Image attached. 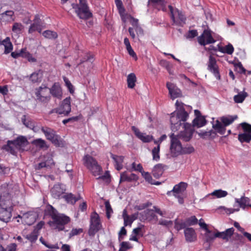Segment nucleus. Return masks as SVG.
Returning a JSON list of instances; mask_svg holds the SVG:
<instances>
[{"label":"nucleus","mask_w":251,"mask_h":251,"mask_svg":"<svg viewBox=\"0 0 251 251\" xmlns=\"http://www.w3.org/2000/svg\"><path fill=\"white\" fill-rule=\"evenodd\" d=\"M199 43L202 46L214 43L216 40L212 37L211 32L208 29H205L202 34L198 37Z\"/></svg>","instance_id":"11"},{"label":"nucleus","mask_w":251,"mask_h":251,"mask_svg":"<svg viewBox=\"0 0 251 251\" xmlns=\"http://www.w3.org/2000/svg\"><path fill=\"white\" fill-rule=\"evenodd\" d=\"M228 193L226 191L221 189L216 190L211 193V195L215 196L217 198L225 197L227 195Z\"/></svg>","instance_id":"44"},{"label":"nucleus","mask_w":251,"mask_h":251,"mask_svg":"<svg viewBox=\"0 0 251 251\" xmlns=\"http://www.w3.org/2000/svg\"><path fill=\"white\" fill-rule=\"evenodd\" d=\"M16 218L23 219L25 222L28 225H30L31 223L33 222L35 220L34 214L31 212L24 213L22 216L18 215V217Z\"/></svg>","instance_id":"27"},{"label":"nucleus","mask_w":251,"mask_h":251,"mask_svg":"<svg viewBox=\"0 0 251 251\" xmlns=\"http://www.w3.org/2000/svg\"><path fill=\"white\" fill-rule=\"evenodd\" d=\"M169 136L170 138V155L172 157H176L182 154V146L177 136L175 133H171Z\"/></svg>","instance_id":"7"},{"label":"nucleus","mask_w":251,"mask_h":251,"mask_svg":"<svg viewBox=\"0 0 251 251\" xmlns=\"http://www.w3.org/2000/svg\"><path fill=\"white\" fill-rule=\"evenodd\" d=\"M42 35L46 38L54 39L57 37V34L56 32L47 30L42 33Z\"/></svg>","instance_id":"41"},{"label":"nucleus","mask_w":251,"mask_h":251,"mask_svg":"<svg viewBox=\"0 0 251 251\" xmlns=\"http://www.w3.org/2000/svg\"><path fill=\"white\" fill-rule=\"evenodd\" d=\"M83 229L82 228H73L70 233V237L78 235L82 233Z\"/></svg>","instance_id":"62"},{"label":"nucleus","mask_w":251,"mask_h":251,"mask_svg":"<svg viewBox=\"0 0 251 251\" xmlns=\"http://www.w3.org/2000/svg\"><path fill=\"white\" fill-rule=\"evenodd\" d=\"M184 130L176 135L178 139H181L184 141H189L192 137L194 132L193 127L188 123H183Z\"/></svg>","instance_id":"10"},{"label":"nucleus","mask_w":251,"mask_h":251,"mask_svg":"<svg viewBox=\"0 0 251 251\" xmlns=\"http://www.w3.org/2000/svg\"><path fill=\"white\" fill-rule=\"evenodd\" d=\"M137 179V176L134 174H130L128 175L126 172L122 173L120 175V182L128 181L130 182Z\"/></svg>","instance_id":"29"},{"label":"nucleus","mask_w":251,"mask_h":251,"mask_svg":"<svg viewBox=\"0 0 251 251\" xmlns=\"http://www.w3.org/2000/svg\"><path fill=\"white\" fill-rule=\"evenodd\" d=\"M49 88L45 85H42L35 89V94L37 100L42 102H48L50 100L49 95Z\"/></svg>","instance_id":"9"},{"label":"nucleus","mask_w":251,"mask_h":251,"mask_svg":"<svg viewBox=\"0 0 251 251\" xmlns=\"http://www.w3.org/2000/svg\"><path fill=\"white\" fill-rule=\"evenodd\" d=\"M132 169L134 171H137L141 172L143 171V168L141 164H136L135 162L132 164Z\"/></svg>","instance_id":"61"},{"label":"nucleus","mask_w":251,"mask_h":251,"mask_svg":"<svg viewBox=\"0 0 251 251\" xmlns=\"http://www.w3.org/2000/svg\"><path fill=\"white\" fill-rule=\"evenodd\" d=\"M22 57L26 59L28 61L31 63L35 62L37 61V59L33 56L32 54L27 51L25 49H24Z\"/></svg>","instance_id":"40"},{"label":"nucleus","mask_w":251,"mask_h":251,"mask_svg":"<svg viewBox=\"0 0 251 251\" xmlns=\"http://www.w3.org/2000/svg\"><path fill=\"white\" fill-rule=\"evenodd\" d=\"M111 157L114 161L116 169L118 171L121 170L123 167L124 156H118L111 153Z\"/></svg>","instance_id":"25"},{"label":"nucleus","mask_w":251,"mask_h":251,"mask_svg":"<svg viewBox=\"0 0 251 251\" xmlns=\"http://www.w3.org/2000/svg\"><path fill=\"white\" fill-rule=\"evenodd\" d=\"M64 80L66 86L68 87L70 92L73 94L74 92V87L70 81L65 77H64Z\"/></svg>","instance_id":"59"},{"label":"nucleus","mask_w":251,"mask_h":251,"mask_svg":"<svg viewBox=\"0 0 251 251\" xmlns=\"http://www.w3.org/2000/svg\"><path fill=\"white\" fill-rule=\"evenodd\" d=\"M40 159L41 162L38 164L37 169L50 167L54 164L52 155L50 153H47L46 155L41 156Z\"/></svg>","instance_id":"16"},{"label":"nucleus","mask_w":251,"mask_h":251,"mask_svg":"<svg viewBox=\"0 0 251 251\" xmlns=\"http://www.w3.org/2000/svg\"><path fill=\"white\" fill-rule=\"evenodd\" d=\"M17 245L15 243L11 244L7 246L4 251H16Z\"/></svg>","instance_id":"64"},{"label":"nucleus","mask_w":251,"mask_h":251,"mask_svg":"<svg viewBox=\"0 0 251 251\" xmlns=\"http://www.w3.org/2000/svg\"><path fill=\"white\" fill-rule=\"evenodd\" d=\"M234 232V229L233 227H231L226 229L225 231L223 232H217L216 236L218 238H221L226 241H228L229 238L232 236Z\"/></svg>","instance_id":"23"},{"label":"nucleus","mask_w":251,"mask_h":251,"mask_svg":"<svg viewBox=\"0 0 251 251\" xmlns=\"http://www.w3.org/2000/svg\"><path fill=\"white\" fill-rule=\"evenodd\" d=\"M176 20L178 22V23H174V24H175L177 25H181L182 24H183L185 23L186 18H185V16L181 12L180 14H179L178 18Z\"/></svg>","instance_id":"63"},{"label":"nucleus","mask_w":251,"mask_h":251,"mask_svg":"<svg viewBox=\"0 0 251 251\" xmlns=\"http://www.w3.org/2000/svg\"><path fill=\"white\" fill-rule=\"evenodd\" d=\"M0 45L4 47V53L7 54L13 50V45L10 41L9 37H6L5 39L0 42Z\"/></svg>","instance_id":"30"},{"label":"nucleus","mask_w":251,"mask_h":251,"mask_svg":"<svg viewBox=\"0 0 251 251\" xmlns=\"http://www.w3.org/2000/svg\"><path fill=\"white\" fill-rule=\"evenodd\" d=\"M27 143L26 138L24 136H20L13 141H8L7 144L4 147V149L11 154H15L16 150L25 147Z\"/></svg>","instance_id":"5"},{"label":"nucleus","mask_w":251,"mask_h":251,"mask_svg":"<svg viewBox=\"0 0 251 251\" xmlns=\"http://www.w3.org/2000/svg\"><path fill=\"white\" fill-rule=\"evenodd\" d=\"M207 68L208 70L212 72L217 79L220 78L216 59L212 55H210L209 57Z\"/></svg>","instance_id":"17"},{"label":"nucleus","mask_w":251,"mask_h":251,"mask_svg":"<svg viewBox=\"0 0 251 251\" xmlns=\"http://www.w3.org/2000/svg\"><path fill=\"white\" fill-rule=\"evenodd\" d=\"M18 186L12 183L2 184L0 187V220L4 222H8L12 217L11 206H2L9 205L10 204V200L13 195L18 191Z\"/></svg>","instance_id":"1"},{"label":"nucleus","mask_w":251,"mask_h":251,"mask_svg":"<svg viewBox=\"0 0 251 251\" xmlns=\"http://www.w3.org/2000/svg\"><path fill=\"white\" fill-rule=\"evenodd\" d=\"M167 167L162 164H158L155 165L152 170V175L154 177L159 178L162 176L165 168Z\"/></svg>","instance_id":"24"},{"label":"nucleus","mask_w":251,"mask_h":251,"mask_svg":"<svg viewBox=\"0 0 251 251\" xmlns=\"http://www.w3.org/2000/svg\"><path fill=\"white\" fill-rule=\"evenodd\" d=\"M166 86L172 99H175L181 96L180 90L174 84L168 82L166 84Z\"/></svg>","instance_id":"19"},{"label":"nucleus","mask_w":251,"mask_h":251,"mask_svg":"<svg viewBox=\"0 0 251 251\" xmlns=\"http://www.w3.org/2000/svg\"><path fill=\"white\" fill-rule=\"evenodd\" d=\"M176 109L171 113L170 117L171 129L174 132L179 129L180 126L182 124L181 122H185L188 117V114L185 110L183 104L181 102L176 100Z\"/></svg>","instance_id":"3"},{"label":"nucleus","mask_w":251,"mask_h":251,"mask_svg":"<svg viewBox=\"0 0 251 251\" xmlns=\"http://www.w3.org/2000/svg\"><path fill=\"white\" fill-rule=\"evenodd\" d=\"M187 186V183L181 182L179 184L176 185L171 191L168 192L167 195H170L172 192H173L174 196L178 199L179 202L182 203V199L181 198V195L185 190Z\"/></svg>","instance_id":"12"},{"label":"nucleus","mask_w":251,"mask_h":251,"mask_svg":"<svg viewBox=\"0 0 251 251\" xmlns=\"http://www.w3.org/2000/svg\"><path fill=\"white\" fill-rule=\"evenodd\" d=\"M187 226L185 222H178L177 220L175 221V228L178 231L185 228Z\"/></svg>","instance_id":"57"},{"label":"nucleus","mask_w":251,"mask_h":251,"mask_svg":"<svg viewBox=\"0 0 251 251\" xmlns=\"http://www.w3.org/2000/svg\"><path fill=\"white\" fill-rule=\"evenodd\" d=\"M238 118L237 115L223 116L220 121L217 120L212 125L213 128L221 135H224L226 132V127L231 125Z\"/></svg>","instance_id":"4"},{"label":"nucleus","mask_w":251,"mask_h":251,"mask_svg":"<svg viewBox=\"0 0 251 251\" xmlns=\"http://www.w3.org/2000/svg\"><path fill=\"white\" fill-rule=\"evenodd\" d=\"M142 175L147 181L150 183H153L152 177L148 172L143 171Z\"/></svg>","instance_id":"60"},{"label":"nucleus","mask_w":251,"mask_h":251,"mask_svg":"<svg viewBox=\"0 0 251 251\" xmlns=\"http://www.w3.org/2000/svg\"><path fill=\"white\" fill-rule=\"evenodd\" d=\"M99 177L97 178V179H101L106 183L110 182V175L108 171L105 172L103 175H101V174L98 176Z\"/></svg>","instance_id":"54"},{"label":"nucleus","mask_w":251,"mask_h":251,"mask_svg":"<svg viewBox=\"0 0 251 251\" xmlns=\"http://www.w3.org/2000/svg\"><path fill=\"white\" fill-rule=\"evenodd\" d=\"M84 165L95 176H99L102 172V168L97 161L92 156L86 155L83 158Z\"/></svg>","instance_id":"6"},{"label":"nucleus","mask_w":251,"mask_h":251,"mask_svg":"<svg viewBox=\"0 0 251 251\" xmlns=\"http://www.w3.org/2000/svg\"><path fill=\"white\" fill-rule=\"evenodd\" d=\"M248 96V94L247 92L242 91L238 93L237 95H235L233 97V100L236 103H242Z\"/></svg>","instance_id":"36"},{"label":"nucleus","mask_w":251,"mask_h":251,"mask_svg":"<svg viewBox=\"0 0 251 251\" xmlns=\"http://www.w3.org/2000/svg\"><path fill=\"white\" fill-rule=\"evenodd\" d=\"M32 143L37 147L41 149L45 147L47 148L45 141L41 138L34 140L33 141Z\"/></svg>","instance_id":"49"},{"label":"nucleus","mask_w":251,"mask_h":251,"mask_svg":"<svg viewBox=\"0 0 251 251\" xmlns=\"http://www.w3.org/2000/svg\"><path fill=\"white\" fill-rule=\"evenodd\" d=\"M205 233V240L207 242L213 241L215 238L218 237L216 233H213L208 229H206Z\"/></svg>","instance_id":"48"},{"label":"nucleus","mask_w":251,"mask_h":251,"mask_svg":"<svg viewBox=\"0 0 251 251\" xmlns=\"http://www.w3.org/2000/svg\"><path fill=\"white\" fill-rule=\"evenodd\" d=\"M79 3H75L72 2L73 8L75 10L77 15L80 19H86L90 18L92 14L89 11L88 6L85 0H78Z\"/></svg>","instance_id":"8"},{"label":"nucleus","mask_w":251,"mask_h":251,"mask_svg":"<svg viewBox=\"0 0 251 251\" xmlns=\"http://www.w3.org/2000/svg\"><path fill=\"white\" fill-rule=\"evenodd\" d=\"M41 130L44 133L47 139L55 145H59L58 136L56 134L54 130L47 127H42Z\"/></svg>","instance_id":"13"},{"label":"nucleus","mask_w":251,"mask_h":251,"mask_svg":"<svg viewBox=\"0 0 251 251\" xmlns=\"http://www.w3.org/2000/svg\"><path fill=\"white\" fill-rule=\"evenodd\" d=\"M22 121L23 124L27 127L32 129L35 132L38 130L37 127L35 126V123L33 121H26L25 115L23 116L22 118Z\"/></svg>","instance_id":"34"},{"label":"nucleus","mask_w":251,"mask_h":251,"mask_svg":"<svg viewBox=\"0 0 251 251\" xmlns=\"http://www.w3.org/2000/svg\"><path fill=\"white\" fill-rule=\"evenodd\" d=\"M13 14L14 12L13 11H6L1 14V17L3 19H6V17H7L6 20L13 21L14 19L12 18Z\"/></svg>","instance_id":"53"},{"label":"nucleus","mask_w":251,"mask_h":251,"mask_svg":"<svg viewBox=\"0 0 251 251\" xmlns=\"http://www.w3.org/2000/svg\"><path fill=\"white\" fill-rule=\"evenodd\" d=\"M23 28V26L21 23H15L12 26V31L16 34H19Z\"/></svg>","instance_id":"52"},{"label":"nucleus","mask_w":251,"mask_h":251,"mask_svg":"<svg viewBox=\"0 0 251 251\" xmlns=\"http://www.w3.org/2000/svg\"><path fill=\"white\" fill-rule=\"evenodd\" d=\"M136 77L134 73H130L127 75V86L129 88H133L135 85Z\"/></svg>","instance_id":"37"},{"label":"nucleus","mask_w":251,"mask_h":251,"mask_svg":"<svg viewBox=\"0 0 251 251\" xmlns=\"http://www.w3.org/2000/svg\"><path fill=\"white\" fill-rule=\"evenodd\" d=\"M140 215L144 216L141 220L149 219L150 220H151L156 218V215L153 212V210L152 209H148L142 213H140Z\"/></svg>","instance_id":"33"},{"label":"nucleus","mask_w":251,"mask_h":251,"mask_svg":"<svg viewBox=\"0 0 251 251\" xmlns=\"http://www.w3.org/2000/svg\"><path fill=\"white\" fill-rule=\"evenodd\" d=\"M42 30V24L41 20L39 17V16L36 15L33 20V23L31 24L29 29L28 33H32L34 31H37L38 32L41 33Z\"/></svg>","instance_id":"18"},{"label":"nucleus","mask_w":251,"mask_h":251,"mask_svg":"<svg viewBox=\"0 0 251 251\" xmlns=\"http://www.w3.org/2000/svg\"><path fill=\"white\" fill-rule=\"evenodd\" d=\"M64 198L68 203H70L72 204H75L79 199L78 198H76L72 193H69L65 195L64 196Z\"/></svg>","instance_id":"46"},{"label":"nucleus","mask_w":251,"mask_h":251,"mask_svg":"<svg viewBox=\"0 0 251 251\" xmlns=\"http://www.w3.org/2000/svg\"><path fill=\"white\" fill-rule=\"evenodd\" d=\"M193 126H197V127H201L203 126L206 124V120L203 117H198L196 118L193 120Z\"/></svg>","instance_id":"38"},{"label":"nucleus","mask_w":251,"mask_h":251,"mask_svg":"<svg viewBox=\"0 0 251 251\" xmlns=\"http://www.w3.org/2000/svg\"><path fill=\"white\" fill-rule=\"evenodd\" d=\"M241 126L243 129L244 131L247 133L251 134V125L246 123H243L241 124Z\"/></svg>","instance_id":"58"},{"label":"nucleus","mask_w":251,"mask_h":251,"mask_svg":"<svg viewBox=\"0 0 251 251\" xmlns=\"http://www.w3.org/2000/svg\"><path fill=\"white\" fill-rule=\"evenodd\" d=\"M38 232L37 230L34 229L30 234L26 235L25 238L31 242H35L38 238Z\"/></svg>","instance_id":"45"},{"label":"nucleus","mask_w":251,"mask_h":251,"mask_svg":"<svg viewBox=\"0 0 251 251\" xmlns=\"http://www.w3.org/2000/svg\"><path fill=\"white\" fill-rule=\"evenodd\" d=\"M101 227L99 216L97 213H93L91 217V225L89 233H94Z\"/></svg>","instance_id":"14"},{"label":"nucleus","mask_w":251,"mask_h":251,"mask_svg":"<svg viewBox=\"0 0 251 251\" xmlns=\"http://www.w3.org/2000/svg\"><path fill=\"white\" fill-rule=\"evenodd\" d=\"M52 196L55 199H58L64 193V190L61 188V185L55 184L51 189Z\"/></svg>","instance_id":"26"},{"label":"nucleus","mask_w":251,"mask_h":251,"mask_svg":"<svg viewBox=\"0 0 251 251\" xmlns=\"http://www.w3.org/2000/svg\"><path fill=\"white\" fill-rule=\"evenodd\" d=\"M57 111L58 114L68 115L70 113L71 111L70 97L66 98L62 101Z\"/></svg>","instance_id":"15"},{"label":"nucleus","mask_w":251,"mask_h":251,"mask_svg":"<svg viewBox=\"0 0 251 251\" xmlns=\"http://www.w3.org/2000/svg\"><path fill=\"white\" fill-rule=\"evenodd\" d=\"M105 206L106 216L108 219H109L111 216V214L113 213V210L109 201H106L105 202Z\"/></svg>","instance_id":"55"},{"label":"nucleus","mask_w":251,"mask_h":251,"mask_svg":"<svg viewBox=\"0 0 251 251\" xmlns=\"http://www.w3.org/2000/svg\"><path fill=\"white\" fill-rule=\"evenodd\" d=\"M235 201L239 205V207L243 209H245L246 206H250L251 205L249 204L250 202V199L244 196L242 197L240 199L235 198Z\"/></svg>","instance_id":"28"},{"label":"nucleus","mask_w":251,"mask_h":251,"mask_svg":"<svg viewBox=\"0 0 251 251\" xmlns=\"http://www.w3.org/2000/svg\"><path fill=\"white\" fill-rule=\"evenodd\" d=\"M195 151L194 147L191 145H186L182 148V154H190Z\"/></svg>","instance_id":"51"},{"label":"nucleus","mask_w":251,"mask_h":251,"mask_svg":"<svg viewBox=\"0 0 251 251\" xmlns=\"http://www.w3.org/2000/svg\"><path fill=\"white\" fill-rule=\"evenodd\" d=\"M238 139L241 142L249 143L251 140V134L247 133L239 134L238 135Z\"/></svg>","instance_id":"42"},{"label":"nucleus","mask_w":251,"mask_h":251,"mask_svg":"<svg viewBox=\"0 0 251 251\" xmlns=\"http://www.w3.org/2000/svg\"><path fill=\"white\" fill-rule=\"evenodd\" d=\"M43 72L41 70L33 73L30 76V79L33 83L40 82L42 80Z\"/></svg>","instance_id":"32"},{"label":"nucleus","mask_w":251,"mask_h":251,"mask_svg":"<svg viewBox=\"0 0 251 251\" xmlns=\"http://www.w3.org/2000/svg\"><path fill=\"white\" fill-rule=\"evenodd\" d=\"M93 61V56L92 55H91L88 53H86L85 56L80 60V62L78 65H80L85 62H89L92 63Z\"/></svg>","instance_id":"50"},{"label":"nucleus","mask_w":251,"mask_h":251,"mask_svg":"<svg viewBox=\"0 0 251 251\" xmlns=\"http://www.w3.org/2000/svg\"><path fill=\"white\" fill-rule=\"evenodd\" d=\"M139 214H140L138 212H136L131 216L128 215V218L126 221H125L124 222L125 226H127V225L131 226L133 222L138 218Z\"/></svg>","instance_id":"43"},{"label":"nucleus","mask_w":251,"mask_h":251,"mask_svg":"<svg viewBox=\"0 0 251 251\" xmlns=\"http://www.w3.org/2000/svg\"><path fill=\"white\" fill-rule=\"evenodd\" d=\"M132 130L134 132L135 135L144 143L150 142L153 139L152 136L141 132L140 130L134 126H132Z\"/></svg>","instance_id":"20"},{"label":"nucleus","mask_w":251,"mask_h":251,"mask_svg":"<svg viewBox=\"0 0 251 251\" xmlns=\"http://www.w3.org/2000/svg\"><path fill=\"white\" fill-rule=\"evenodd\" d=\"M154 3V6L158 9L163 11H167V7L164 1L163 0H151Z\"/></svg>","instance_id":"39"},{"label":"nucleus","mask_w":251,"mask_h":251,"mask_svg":"<svg viewBox=\"0 0 251 251\" xmlns=\"http://www.w3.org/2000/svg\"><path fill=\"white\" fill-rule=\"evenodd\" d=\"M50 93L53 97L59 100L62 97V92L59 83H54L52 87L49 89Z\"/></svg>","instance_id":"21"},{"label":"nucleus","mask_w":251,"mask_h":251,"mask_svg":"<svg viewBox=\"0 0 251 251\" xmlns=\"http://www.w3.org/2000/svg\"><path fill=\"white\" fill-rule=\"evenodd\" d=\"M47 213L51 220L48 222L49 226L54 229L62 231L64 229V226L70 221V218L63 214L59 213L51 205H49L46 209Z\"/></svg>","instance_id":"2"},{"label":"nucleus","mask_w":251,"mask_h":251,"mask_svg":"<svg viewBox=\"0 0 251 251\" xmlns=\"http://www.w3.org/2000/svg\"><path fill=\"white\" fill-rule=\"evenodd\" d=\"M160 146H157L154 147L151 151V154L152 155V159L156 161H158L160 159Z\"/></svg>","instance_id":"47"},{"label":"nucleus","mask_w":251,"mask_h":251,"mask_svg":"<svg viewBox=\"0 0 251 251\" xmlns=\"http://www.w3.org/2000/svg\"><path fill=\"white\" fill-rule=\"evenodd\" d=\"M218 50L224 53H227L228 54H231L234 51V48L231 44H228L227 45L222 47L219 45L217 46Z\"/></svg>","instance_id":"31"},{"label":"nucleus","mask_w":251,"mask_h":251,"mask_svg":"<svg viewBox=\"0 0 251 251\" xmlns=\"http://www.w3.org/2000/svg\"><path fill=\"white\" fill-rule=\"evenodd\" d=\"M185 239L187 242H192L197 239L195 230L192 227H187L184 230Z\"/></svg>","instance_id":"22"},{"label":"nucleus","mask_w":251,"mask_h":251,"mask_svg":"<svg viewBox=\"0 0 251 251\" xmlns=\"http://www.w3.org/2000/svg\"><path fill=\"white\" fill-rule=\"evenodd\" d=\"M185 223L187 226L194 225L197 224L198 220L196 217L194 216L187 219Z\"/></svg>","instance_id":"56"},{"label":"nucleus","mask_w":251,"mask_h":251,"mask_svg":"<svg viewBox=\"0 0 251 251\" xmlns=\"http://www.w3.org/2000/svg\"><path fill=\"white\" fill-rule=\"evenodd\" d=\"M168 8L170 12L171 18L174 23H178V22L176 19L178 18L179 14L181 13V11L176 8H174L171 5H169Z\"/></svg>","instance_id":"35"}]
</instances>
